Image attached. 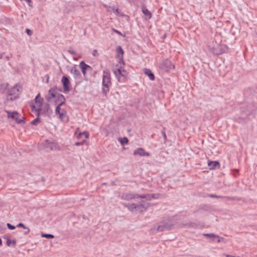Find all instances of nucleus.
I'll return each mask as SVG.
<instances>
[{
    "label": "nucleus",
    "instance_id": "nucleus-1",
    "mask_svg": "<svg viewBox=\"0 0 257 257\" xmlns=\"http://www.w3.org/2000/svg\"><path fill=\"white\" fill-rule=\"evenodd\" d=\"M124 205L130 211L135 213L145 211L149 207L148 203L144 201H142L139 204L127 203L125 204Z\"/></svg>",
    "mask_w": 257,
    "mask_h": 257
},
{
    "label": "nucleus",
    "instance_id": "nucleus-2",
    "mask_svg": "<svg viewBox=\"0 0 257 257\" xmlns=\"http://www.w3.org/2000/svg\"><path fill=\"white\" fill-rule=\"evenodd\" d=\"M176 221L174 220H169L167 221L161 222L159 225L154 226V231L161 232L165 230H169L173 229Z\"/></svg>",
    "mask_w": 257,
    "mask_h": 257
},
{
    "label": "nucleus",
    "instance_id": "nucleus-3",
    "mask_svg": "<svg viewBox=\"0 0 257 257\" xmlns=\"http://www.w3.org/2000/svg\"><path fill=\"white\" fill-rule=\"evenodd\" d=\"M102 77V85L103 86L102 92L106 94L111 84L110 72L108 70L106 69L103 71Z\"/></svg>",
    "mask_w": 257,
    "mask_h": 257
},
{
    "label": "nucleus",
    "instance_id": "nucleus-4",
    "mask_svg": "<svg viewBox=\"0 0 257 257\" xmlns=\"http://www.w3.org/2000/svg\"><path fill=\"white\" fill-rule=\"evenodd\" d=\"M209 50L215 55H220L225 51V48L220 44L219 42L213 41L208 46Z\"/></svg>",
    "mask_w": 257,
    "mask_h": 257
},
{
    "label": "nucleus",
    "instance_id": "nucleus-5",
    "mask_svg": "<svg viewBox=\"0 0 257 257\" xmlns=\"http://www.w3.org/2000/svg\"><path fill=\"white\" fill-rule=\"evenodd\" d=\"M21 89V87L18 84L13 87L9 91L7 100H13L17 98L20 94Z\"/></svg>",
    "mask_w": 257,
    "mask_h": 257
},
{
    "label": "nucleus",
    "instance_id": "nucleus-6",
    "mask_svg": "<svg viewBox=\"0 0 257 257\" xmlns=\"http://www.w3.org/2000/svg\"><path fill=\"white\" fill-rule=\"evenodd\" d=\"M63 104L60 103L58 104L55 109V113L56 114H59V118L61 120L65 121L68 120V117L67 116L66 111L64 109L61 108V106Z\"/></svg>",
    "mask_w": 257,
    "mask_h": 257
},
{
    "label": "nucleus",
    "instance_id": "nucleus-7",
    "mask_svg": "<svg viewBox=\"0 0 257 257\" xmlns=\"http://www.w3.org/2000/svg\"><path fill=\"white\" fill-rule=\"evenodd\" d=\"M147 198L148 199H151L149 195H139L136 194L125 193V194H123L121 195V198L122 199L126 200H131L133 199H136V198Z\"/></svg>",
    "mask_w": 257,
    "mask_h": 257
},
{
    "label": "nucleus",
    "instance_id": "nucleus-8",
    "mask_svg": "<svg viewBox=\"0 0 257 257\" xmlns=\"http://www.w3.org/2000/svg\"><path fill=\"white\" fill-rule=\"evenodd\" d=\"M43 145L45 148L49 149L51 150L59 149L58 144L56 142L46 140L43 143Z\"/></svg>",
    "mask_w": 257,
    "mask_h": 257
},
{
    "label": "nucleus",
    "instance_id": "nucleus-9",
    "mask_svg": "<svg viewBox=\"0 0 257 257\" xmlns=\"http://www.w3.org/2000/svg\"><path fill=\"white\" fill-rule=\"evenodd\" d=\"M160 67L165 71H168L169 70L174 68V66L170 60L167 59L160 64Z\"/></svg>",
    "mask_w": 257,
    "mask_h": 257
},
{
    "label": "nucleus",
    "instance_id": "nucleus-10",
    "mask_svg": "<svg viewBox=\"0 0 257 257\" xmlns=\"http://www.w3.org/2000/svg\"><path fill=\"white\" fill-rule=\"evenodd\" d=\"M40 94L39 93L37 96L36 97L35 100V103L38 106V108L36 109V112H37V115L39 116L40 114V112L42 111L41 105L42 104V101L43 99L41 98L40 97Z\"/></svg>",
    "mask_w": 257,
    "mask_h": 257
},
{
    "label": "nucleus",
    "instance_id": "nucleus-11",
    "mask_svg": "<svg viewBox=\"0 0 257 257\" xmlns=\"http://www.w3.org/2000/svg\"><path fill=\"white\" fill-rule=\"evenodd\" d=\"M61 81L63 86L64 92L69 91L70 90V82L68 78L66 76H63Z\"/></svg>",
    "mask_w": 257,
    "mask_h": 257
},
{
    "label": "nucleus",
    "instance_id": "nucleus-12",
    "mask_svg": "<svg viewBox=\"0 0 257 257\" xmlns=\"http://www.w3.org/2000/svg\"><path fill=\"white\" fill-rule=\"evenodd\" d=\"M56 89V87H52L49 90L48 94L46 97L47 101L50 102L52 98H55L57 96Z\"/></svg>",
    "mask_w": 257,
    "mask_h": 257
},
{
    "label": "nucleus",
    "instance_id": "nucleus-13",
    "mask_svg": "<svg viewBox=\"0 0 257 257\" xmlns=\"http://www.w3.org/2000/svg\"><path fill=\"white\" fill-rule=\"evenodd\" d=\"M113 71L115 76L117 78L118 81L122 82L124 81L123 78L121 76V66L116 69H113Z\"/></svg>",
    "mask_w": 257,
    "mask_h": 257
},
{
    "label": "nucleus",
    "instance_id": "nucleus-14",
    "mask_svg": "<svg viewBox=\"0 0 257 257\" xmlns=\"http://www.w3.org/2000/svg\"><path fill=\"white\" fill-rule=\"evenodd\" d=\"M208 166L210 170L219 169L220 165L218 161H208Z\"/></svg>",
    "mask_w": 257,
    "mask_h": 257
},
{
    "label": "nucleus",
    "instance_id": "nucleus-15",
    "mask_svg": "<svg viewBox=\"0 0 257 257\" xmlns=\"http://www.w3.org/2000/svg\"><path fill=\"white\" fill-rule=\"evenodd\" d=\"M134 155H139L140 156H149V154L148 153L145 152V150L142 148H139L135 150Z\"/></svg>",
    "mask_w": 257,
    "mask_h": 257
},
{
    "label": "nucleus",
    "instance_id": "nucleus-16",
    "mask_svg": "<svg viewBox=\"0 0 257 257\" xmlns=\"http://www.w3.org/2000/svg\"><path fill=\"white\" fill-rule=\"evenodd\" d=\"M116 51L118 53V57H119V63L120 65L121 63L122 65H124V62L122 60L123 50L120 46H119L117 48Z\"/></svg>",
    "mask_w": 257,
    "mask_h": 257
},
{
    "label": "nucleus",
    "instance_id": "nucleus-17",
    "mask_svg": "<svg viewBox=\"0 0 257 257\" xmlns=\"http://www.w3.org/2000/svg\"><path fill=\"white\" fill-rule=\"evenodd\" d=\"M5 112H7V113L8 114V118H11L13 119H15V120L18 117V115H19V113L16 111H10L6 110Z\"/></svg>",
    "mask_w": 257,
    "mask_h": 257
},
{
    "label": "nucleus",
    "instance_id": "nucleus-18",
    "mask_svg": "<svg viewBox=\"0 0 257 257\" xmlns=\"http://www.w3.org/2000/svg\"><path fill=\"white\" fill-rule=\"evenodd\" d=\"M142 11L145 16V18L147 20L150 19L152 17L151 13L147 9L145 6L142 7Z\"/></svg>",
    "mask_w": 257,
    "mask_h": 257
},
{
    "label": "nucleus",
    "instance_id": "nucleus-19",
    "mask_svg": "<svg viewBox=\"0 0 257 257\" xmlns=\"http://www.w3.org/2000/svg\"><path fill=\"white\" fill-rule=\"evenodd\" d=\"M79 67H80L81 69V71L84 75L86 74V70L90 68V67L86 64L83 61H82L79 64Z\"/></svg>",
    "mask_w": 257,
    "mask_h": 257
},
{
    "label": "nucleus",
    "instance_id": "nucleus-20",
    "mask_svg": "<svg viewBox=\"0 0 257 257\" xmlns=\"http://www.w3.org/2000/svg\"><path fill=\"white\" fill-rule=\"evenodd\" d=\"M144 73L146 74L150 80H154L155 79V76L151 70L149 69H145Z\"/></svg>",
    "mask_w": 257,
    "mask_h": 257
},
{
    "label": "nucleus",
    "instance_id": "nucleus-21",
    "mask_svg": "<svg viewBox=\"0 0 257 257\" xmlns=\"http://www.w3.org/2000/svg\"><path fill=\"white\" fill-rule=\"evenodd\" d=\"M55 98L58 99V101L59 102V103L61 104L65 103V98L62 94L57 93V96Z\"/></svg>",
    "mask_w": 257,
    "mask_h": 257
},
{
    "label": "nucleus",
    "instance_id": "nucleus-22",
    "mask_svg": "<svg viewBox=\"0 0 257 257\" xmlns=\"http://www.w3.org/2000/svg\"><path fill=\"white\" fill-rule=\"evenodd\" d=\"M5 238L7 239L6 244L8 246H10L11 245L15 246L16 243V241L15 240H11L8 237H5Z\"/></svg>",
    "mask_w": 257,
    "mask_h": 257
},
{
    "label": "nucleus",
    "instance_id": "nucleus-23",
    "mask_svg": "<svg viewBox=\"0 0 257 257\" xmlns=\"http://www.w3.org/2000/svg\"><path fill=\"white\" fill-rule=\"evenodd\" d=\"M17 227H23V228H24L25 229H26L27 230V231H25L24 232V234H27L29 233L30 232V229L26 227L23 223H20L18 224L17 225Z\"/></svg>",
    "mask_w": 257,
    "mask_h": 257
},
{
    "label": "nucleus",
    "instance_id": "nucleus-24",
    "mask_svg": "<svg viewBox=\"0 0 257 257\" xmlns=\"http://www.w3.org/2000/svg\"><path fill=\"white\" fill-rule=\"evenodd\" d=\"M203 235L208 238H212L213 240H215V238H218V235L213 234V233H209V234L205 233V234H203Z\"/></svg>",
    "mask_w": 257,
    "mask_h": 257
},
{
    "label": "nucleus",
    "instance_id": "nucleus-25",
    "mask_svg": "<svg viewBox=\"0 0 257 257\" xmlns=\"http://www.w3.org/2000/svg\"><path fill=\"white\" fill-rule=\"evenodd\" d=\"M118 141L121 145H123L128 143V139L126 138H118Z\"/></svg>",
    "mask_w": 257,
    "mask_h": 257
},
{
    "label": "nucleus",
    "instance_id": "nucleus-26",
    "mask_svg": "<svg viewBox=\"0 0 257 257\" xmlns=\"http://www.w3.org/2000/svg\"><path fill=\"white\" fill-rule=\"evenodd\" d=\"M39 116L37 115V117L31 121V124L35 125H37V124L40 122Z\"/></svg>",
    "mask_w": 257,
    "mask_h": 257
},
{
    "label": "nucleus",
    "instance_id": "nucleus-27",
    "mask_svg": "<svg viewBox=\"0 0 257 257\" xmlns=\"http://www.w3.org/2000/svg\"><path fill=\"white\" fill-rule=\"evenodd\" d=\"M41 236L43 237H45L47 238H53L54 237V236L51 234L42 233Z\"/></svg>",
    "mask_w": 257,
    "mask_h": 257
},
{
    "label": "nucleus",
    "instance_id": "nucleus-28",
    "mask_svg": "<svg viewBox=\"0 0 257 257\" xmlns=\"http://www.w3.org/2000/svg\"><path fill=\"white\" fill-rule=\"evenodd\" d=\"M71 72L74 73L76 75H80V72L78 70L76 69L75 67H73L71 69Z\"/></svg>",
    "mask_w": 257,
    "mask_h": 257
},
{
    "label": "nucleus",
    "instance_id": "nucleus-29",
    "mask_svg": "<svg viewBox=\"0 0 257 257\" xmlns=\"http://www.w3.org/2000/svg\"><path fill=\"white\" fill-rule=\"evenodd\" d=\"M82 135H84L86 138H88V134L86 132L79 133L77 136V138H80Z\"/></svg>",
    "mask_w": 257,
    "mask_h": 257
},
{
    "label": "nucleus",
    "instance_id": "nucleus-30",
    "mask_svg": "<svg viewBox=\"0 0 257 257\" xmlns=\"http://www.w3.org/2000/svg\"><path fill=\"white\" fill-rule=\"evenodd\" d=\"M114 13H116L117 15H119L120 16H125L121 12V11L118 9H115Z\"/></svg>",
    "mask_w": 257,
    "mask_h": 257
},
{
    "label": "nucleus",
    "instance_id": "nucleus-31",
    "mask_svg": "<svg viewBox=\"0 0 257 257\" xmlns=\"http://www.w3.org/2000/svg\"><path fill=\"white\" fill-rule=\"evenodd\" d=\"M105 7L106 8V10H107V12H110L113 11V12H114L115 8L114 7H111V6H108V7L105 6Z\"/></svg>",
    "mask_w": 257,
    "mask_h": 257
},
{
    "label": "nucleus",
    "instance_id": "nucleus-32",
    "mask_svg": "<svg viewBox=\"0 0 257 257\" xmlns=\"http://www.w3.org/2000/svg\"><path fill=\"white\" fill-rule=\"evenodd\" d=\"M121 72L122 73L121 76L123 78L124 80L126 75V72L125 70L122 69V68L121 67Z\"/></svg>",
    "mask_w": 257,
    "mask_h": 257
},
{
    "label": "nucleus",
    "instance_id": "nucleus-33",
    "mask_svg": "<svg viewBox=\"0 0 257 257\" xmlns=\"http://www.w3.org/2000/svg\"><path fill=\"white\" fill-rule=\"evenodd\" d=\"M7 226H8V228H9L10 229H12V230H13L16 228V227L15 226L12 225V224H11L9 223H7Z\"/></svg>",
    "mask_w": 257,
    "mask_h": 257
},
{
    "label": "nucleus",
    "instance_id": "nucleus-34",
    "mask_svg": "<svg viewBox=\"0 0 257 257\" xmlns=\"http://www.w3.org/2000/svg\"><path fill=\"white\" fill-rule=\"evenodd\" d=\"M16 121L17 122V123H22L24 122V120L23 119H20V118H19L18 117L17 118V119H16Z\"/></svg>",
    "mask_w": 257,
    "mask_h": 257
},
{
    "label": "nucleus",
    "instance_id": "nucleus-35",
    "mask_svg": "<svg viewBox=\"0 0 257 257\" xmlns=\"http://www.w3.org/2000/svg\"><path fill=\"white\" fill-rule=\"evenodd\" d=\"M37 108H38V106L36 104L31 105V108H32V111H35L36 112V109Z\"/></svg>",
    "mask_w": 257,
    "mask_h": 257
},
{
    "label": "nucleus",
    "instance_id": "nucleus-36",
    "mask_svg": "<svg viewBox=\"0 0 257 257\" xmlns=\"http://www.w3.org/2000/svg\"><path fill=\"white\" fill-rule=\"evenodd\" d=\"M85 141H83L82 142H77L75 143V145L77 146L82 145L85 143Z\"/></svg>",
    "mask_w": 257,
    "mask_h": 257
},
{
    "label": "nucleus",
    "instance_id": "nucleus-37",
    "mask_svg": "<svg viewBox=\"0 0 257 257\" xmlns=\"http://www.w3.org/2000/svg\"><path fill=\"white\" fill-rule=\"evenodd\" d=\"M215 239H217V242H220L221 241L224 240V238L220 237L219 236H218V238H215Z\"/></svg>",
    "mask_w": 257,
    "mask_h": 257
},
{
    "label": "nucleus",
    "instance_id": "nucleus-38",
    "mask_svg": "<svg viewBox=\"0 0 257 257\" xmlns=\"http://www.w3.org/2000/svg\"><path fill=\"white\" fill-rule=\"evenodd\" d=\"M68 52L71 54H72V55L75 54V52L72 49H69Z\"/></svg>",
    "mask_w": 257,
    "mask_h": 257
},
{
    "label": "nucleus",
    "instance_id": "nucleus-39",
    "mask_svg": "<svg viewBox=\"0 0 257 257\" xmlns=\"http://www.w3.org/2000/svg\"><path fill=\"white\" fill-rule=\"evenodd\" d=\"M162 134L165 140H167V136L164 131V130L162 132Z\"/></svg>",
    "mask_w": 257,
    "mask_h": 257
},
{
    "label": "nucleus",
    "instance_id": "nucleus-40",
    "mask_svg": "<svg viewBox=\"0 0 257 257\" xmlns=\"http://www.w3.org/2000/svg\"><path fill=\"white\" fill-rule=\"evenodd\" d=\"M26 32L29 36H31L32 34V32L29 29H26Z\"/></svg>",
    "mask_w": 257,
    "mask_h": 257
},
{
    "label": "nucleus",
    "instance_id": "nucleus-41",
    "mask_svg": "<svg viewBox=\"0 0 257 257\" xmlns=\"http://www.w3.org/2000/svg\"><path fill=\"white\" fill-rule=\"evenodd\" d=\"M112 30H113V32H114L115 33L118 34V35H122L121 33L120 32H119L118 31H117V30H116L115 29H113Z\"/></svg>",
    "mask_w": 257,
    "mask_h": 257
},
{
    "label": "nucleus",
    "instance_id": "nucleus-42",
    "mask_svg": "<svg viewBox=\"0 0 257 257\" xmlns=\"http://www.w3.org/2000/svg\"><path fill=\"white\" fill-rule=\"evenodd\" d=\"M92 54L94 56H96L97 55V51L96 50H94L93 51Z\"/></svg>",
    "mask_w": 257,
    "mask_h": 257
},
{
    "label": "nucleus",
    "instance_id": "nucleus-43",
    "mask_svg": "<svg viewBox=\"0 0 257 257\" xmlns=\"http://www.w3.org/2000/svg\"><path fill=\"white\" fill-rule=\"evenodd\" d=\"M46 76L47 77L46 82L48 83L49 82V76L48 75H47Z\"/></svg>",
    "mask_w": 257,
    "mask_h": 257
},
{
    "label": "nucleus",
    "instance_id": "nucleus-44",
    "mask_svg": "<svg viewBox=\"0 0 257 257\" xmlns=\"http://www.w3.org/2000/svg\"><path fill=\"white\" fill-rule=\"evenodd\" d=\"M3 57V54H0V59H2Z\"/></svg>",
    "mask_w": 257,
    "mask_h": 257
},
{
    "label": "nucleus",
    "instance_id": "nucleus-45",
    "mask_svg": "<svg viewBox=\"0 0 257 257\" xmlns=\"http://www.w3.org/2000/svg\"><path fill=\"white\" fill-rule=\"evenodd\" d=\"M186 225H188V227H191V226H192V224H191V223L190 224H187Z\"/></svg>",
    "mask_w": 257,
    "mask_h": 257
},
{
    "label": "nucleus",
    "instance_id": "nucleus-46",
    "mask_svg": "<svg viewBox=\"0 0 257 257\" xmlns=\"http://www.w3.org/2000/svg\"><path fill=\"white\" fill-rule=\"evenodd\" d=\"M2 245V240L1 239V238H0V246H1Z\"/></svg>",
    "mask_w": 257,
    "mask_h": 257
},
{
    "label": "nucleus",
    "instance_id": "nucleus-47",
    "mask_svg": "<svg viewBox=\"0 0 257 257\" xmlns=\"http://www.w3.org/2000/svg\"><path fill=\"white\" fill-rule=\"evenodd\" d=\"M226 257H234L233 256H232V255H226Z\"/></svg>",
    "mask_w": 257,
    "mask_h": 257
},
{
    "label": "nucleus",
    "instance_id": "nucleus-48",
    "mask_svg": "<svg viewBox=\"0 0 257 257\" xmlns=\"http://www.w3.org/2000/svg\"><path fill=\"white\" fill-rule=\"evenodd\" d=\"M10 57H9V56H7L6 57V58H7V60H9L10 59Z\"/></svg>",
    "mask_w": 257,
    "mask_h": 257
},
{
    "label": "nucleus",
    "instance_id": "nucleus-49",
    "mask_svg": "<svg viewBox=\"0 0 257 257\" xmlns=\"http://www.w3.org/2000/svg\"><path fill=\"white\" fill-rule=\"evenodd\" d=\"M47 107H48V109L49 108V106L48 104L47 105Z\"/></svg>",
    "mask_w": 257,
    "mask_h": 257
},
{
    "label": "nucleus",
    "instance_id": "nucleus-50",
    "mask_svg": "<svg viewBox=\"0 0 257 257\" xmlns=\"http://www.w3.org/2000/svg\"><path fill=\"white\" fill-rule=\"evenodd\" d=\"M1 86H2V85L0 86V87H1Z\"/></svg>",
    "mask_w": 257,
    "mask_h": 257
}]
</instances>
